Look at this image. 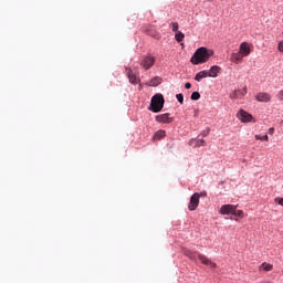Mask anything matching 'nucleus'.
Wrapping results in <instances>:
<instances>
[{"instance_id": "31", "label": "nucleus", "mask_w": 283, "mask_h": 283, "mask_svg": "<svg viewBox=\"0 0 283 283\" xmlns=\"http://www.w3.org/2000/svg\"><path fill=\"white\" fill-rule=\"evenodd\" d=\"M185 87H186V90H191V83H189V82L186 83V84H185Z\"/></svg>"}, {"instance_id": "8", "label": "nucleus", "mask_w": 283, "mask_h": 283, "mask_svg": "<svg viewBox=\"0 0 283 283\" xmlns=\"http://www.w3.org/2000/svg\"><path fill=\"white\" fill-rule=\"evenodd\" d=\"M126 74L128 76L129 83H132L133 85L140 83L138 75H136V73H134V71H132V69H126Z\"/></svg>"}, {"instance_id": "22", "label": "nucleus", "mask_w": 283, "mask_h": 283, "mask_svg": "<svg viewBox=\"0 0 283 283\" xmlns=\"http://www.w3.org/2000/svg\"><path fill=\"white\" fill-rule=\"evenodd\" d=\"M191 101H200V93L199 92H193L191 94Z\"/></svg>"}, {"instance_id": "35", "label": "nucleus", "mask_w": 283, "mask_h": 283, "mask_svg": "<svg viewBox=\"0 0 283 283\" xmlns=\"http://www.w3.org/2000/svg\"><path fill=\"white\" fill-rule=\"evenodd\" d=\"M208 1L212 2L213 0H208Z\"/></svg>"}, {"instance_id": "7", "label": "nucleus", "mask_w": 283, "mask_h": 283, "mask_svg": "<svg viewBox=\"0 0 283 283\" xmlns=\"http://www.w3.org/2000/svg\"><path fill=\"white\" fill-rule=\"evenodd\" d=\"M157 123H164L169 125V123H174V117H169V113H165L156 116Z\"/></svg>"}, {"instance_id": "3", "label": "nucleus", "mask_w": 283, "mask_h": 283, "mask_svg": "<svg viewBox=\"0 0 283 283\" xmlns=\"http://www.w3.org/2000/svg\"><path fill=\"white\" fill-rule=\"evenodd\" d=\"M164 107H165V97L163 96V94L154 95L150 101V106H149L150 112L158 114V112H163Z\"/></svg>"}, {"instance_id": "25", "label": "nucleus", "mask_w": 283, "mask_h": 283, "mask_svg": "<svg viewBox=\"0 0 283 283\" xmlns=\"http://www.w3.org/2000/svg\"><path fill=\"white\" fill-rule=\"evenodd\" d=\"M171 25H172V32H178V22H172L171 23Z\"/></svg>"}, {"instance_id": "18", "label": "nucleus", "mask_w": 283, "mask_h": 283, "mask_svg": "<svg viewBox=\"0 0 283 283\" xmlns=\"http://www.w3.org/2000/svg\"><path fill=\"white\" fill-rule=\"evenodd\" d=\"M165 136H167V133L165 130L160 129V130L155 133L154 139L155 140H163V138H165Z\"/></svg>"}, {"instance_id": "11", "label": "nucleus", "mask_w": 283, "mask_h": 283, "mask_svg": "<svg viewBox=\"0 0 283 283\" xmlns=\"http://www.w3.org/2000/svg\"><path fill=\"white\" fill-rule=\"evenodd\" d=\"M234 209H235V206L233 205H223L220 208L219 212L221 213V216H229V213L233 214Z\"/></svg>"}, {"instance_id": "30", "label": "nucleus", "mask_w": 283, "mask_h": 283, "mask_svg": "<svg viewBox=\"0 0 283 283\" xmlns=\"http://www.w3.org/2000/svg\"><path fill=\"white\" fill-rule=\"evenodd\" d=\"M201 136H209V129L202 130V132H201Z\"/></svg>"}, {"instance_id": "1", "label": "nucleus", "mask_w": 283, "mask_h": 283, "mask_svg": "<svg viewBox=\"0 0 283 283\" xmlns=\"http://www.w3.org/2000/svg\"><path fill=\"white\" fill-rule=\"evenodd\" d=\"M213 55V50H208L205 46H201L196 50L192 57L190 59V62L192 65H200L202 63H207L209 59Z\"/></svg>"}, {"instance_id": "5", "label": "nucleus", "mask_w": 283, "mask_h": 283, "mask_svg": "<svg viewBox=\"0 0 283 283\" xmlns=\"http://www.w3.org/2000/svg\"><path fill=\"white\" fill-rule=\"evenodd\" d=\"M198 205H200V193L195 192L190 197V201H189V205H188L189 211H196V209H198Z\"/></svg>"}, {"instance_id": "21", "label": "nucleus", "mask_w": 283, "mask_h": 283, "mask_svg": "<svg viewBox=\"0 0 283 283\" xmlns=\"http://www.w3.org/2000/svg\"><path fill=\"white\" fill-rule=\"evenodd\" d=\"M238 207L234 206V210L232 211V216H235V218H244V212L242 210H237Z\"/></svg>"}, {"instance_id": "20", "label": "nucleus", "mask_w": 283, "mask_h": 283, "mask_svg": "<svg viewBox=\"0 0 283 283\" xmlns=\"http://www.w3.org/2000/svg\"><path fill=\"white\" fill-rule=\"evenodd\" d=\"M175 39L177 43H182V41L185 40V33H182L181 31H177L175 34Z\"/></svg>"}, {"instance_id": "14", "label": "nucleus", "mask_w": 283, "mask_h": 283, "mask_svg": "<svg viewBox=\"0 0 283 283\" xmlns=\"http://www.w3.org/2000/svg\"><path fill=\"white\" fill-rule=\"evenodd\" d=\"M244 56L240 53V52H237V53H232L231 54V61L232 63H242V59Z\"/></svg>"}, {"instance_id": "34", "label": "nucleus", "mask_w": 283, "mask_h": 283, "mask_svg": "<svg viewBox=\"0 0 283 283\" xmlns=\"http://www.w3.org/2000/svg\"><path fill=\"white\" fill-rule=\"evenodd\" d=\"M275 132V128H270V133L273 134Z\"/></svg>"}, {"instance_id": "15", "label": "nucleus", "mask_w": 283, "mask_h": 283, "mask_svg": "<svg viewBox=\"0 0 283 283\" xmlns=\"http://www.w3.org/2000/svg\"><path fill=\"white\" fill-rule=\"evenodd\" d=\"M207 76H209V72L208 71H201V72L196 74L195 81L200 83L202 81V78H207Z\"/></svg>"}, {"instance_id": "32", "label": "nucleus", "mask_w": 283, "mask_h": 283, "mask_svg": "<svg viewBox=\"0 0 283 283\" xmlns=\"http://www.w3.org/2000/svg\"><path fill=\"white\" fill-rule=\"evenodd\" d=\"M241 94H242V96H245V94H247V87H243V90L241 91Z\"/></svg>"}, {"instance_id": "27", "label": "nucleus", "mask_w": 283, "mask_h": 283, "mask_svg": "<svg viewBox=\"0 0 283 283\" xmlns=\"http://www.w3.org/2000/svg\"><path fill=\"white\" fill-rule=\"evenodd\" d=\"M279 52H283V41H281L277 45Z\"/></svg>"}, {"instance_id": "28", "label": "nucleus", "mask_w": 283, "mask_h": 283, "mask_svg": "<svg viewBox=\"0 0 283 283\" xmlns=\"http://www.w3.org/2000/svg\"><path fill=\"white\" fill-rule=\"evenodd\" d=\"M238 92H239V91H235L234 93H232V94L230 95V98H233V99L238 98Z\"/></svg>"}, {"instance_id": "24", "label": "nucleus", "mask_w": 283, "mask_h": 283, "mask_svg": "<svg viewBox=\"0 0 283 283\" xmlns=\"http://www.w3.org/2000/svg\"><path fill=\"white\" fill-rule=\"evenodd\" d=\"M255 140H269V135H255Z\"/></svg>"}, {"instance_id": "23", "label": "nucleus", "mask_w": 283, "mask_h": 283, "mask_svg": "<svg viewBox=\"0 0 283 283\" xmlns=\"http://www.w3.org/2000/svg\"><path fill=\"white\" fill-rule=\"evenodd\" d=\"M176 98L180 103V105H182V103H185V96L182 95V93L177 94Z\"/></svg>"}, {"instance_id": "19", "label": "nucleus", "mask_w": 283, "mask_h": 283, "mask_svg": "<svg viewBox=\"0 0 283 283\" xmlns=\"http://www.w3.org/2000/svg\"><path fill=\"white\" fill-rule=\"evenodd\" d=\"M272 269H273V264L266 263V262H263V263L259 266V271H271Z\"/></svg>"}, {"instance_id": "16", "label": "nucleus", "mask_w": 283, "mask_h": 283, "mask_svg": "<svg viewBox=\"0 0 283 283\" xmlns=\"http://www.w3.org/2000/svg\"><path fill=\"white\" fill-rule=\"evenodd\" d=\"M148 28L149 29H146L148 36H153V39H160V33L156 32V30L151 29V27Z\"/></svg>"}, {"instance_id": "10", "label": "nucleus", "mask_w": 283, "mask_h": 283, "mask_svg": "<svg viewBox=\"0 0 283 283\" xmlns=\"http://www.w3.org/2000/svg\"><path fill=\"white\" fill-rule=\"evenodd\" d=\"M239 52L243 55V56H249V54H251V45L248 42H242L240 44V49Z\"/></svg>"}, {"instance_id": "6", "label": "nucleus", "mask_w": 283, "mask_h": 283, "mask_svg": "<svg viewBox=\"0 0 283 283\" xmlns=\"http://www.w3.org/2000/svg\"><path fill=\"white\" fill-rule=\"evenodd\" d=\"M237 117L241 123H251L253 120V115H251L249 112L241 109L238 114Z\"/></svg>"}, {"instance_id": "12", "label": "nucleus", "mask_w": 283, "mask_h": 283, "mask_svg": "<svg viewBox=\"0 0 283 283\" xmlns=\"http://www.w3.org/2000/svg\"><path fill=\"white\" fill-rule=\"evenodd\" d=\"M220 72H222V69L218 65H213L210 67L208 76H210V78H216Z\"/></svg>"}, {"instance_id": "29", "label": "nucleus", "mask_w": 283, "mask_h": 283, "mask_svg": "<svg viewBox=\"0 0 283 283\" xmlns=\"http://www.w3.org/2000/svg\"><path fill=\"white\" fill-rule=\"evenodd\" d=\"M279 101H283V91H280L277 94Z\"/></svg>"}, {"instance_id": "26", "label": "nucleus", "mask_w": 283, "mask_h": 283, "mask_svg": "<svg viewBox=\"0 0 283 283\" xmlns=\"http://www.w3.org/2000/svg\"><path fill=\"white\" fill-rule=\"evenodd\" d=\"M275 202L276 205H280L281 207H283V198H276Z\"/></svg>"}, {"instance_id": "9", "label": "nucleus", "mask_w": 283, "mask_h": 283, "mask_svg": "<svg viewBox=\"0 0 283 283\" xmlns=\"http://www.w3.org/2000/svg\"><path fill=\"white\" fill-rule=\"evenodd\" d=\"M255 101L259 103H269L271 101V94L260 92L255 95Z\"/></svg>"}, {"instance_id": "17", "label": "nucleus", "mask_w": 283, "mask_h": 283, "mask_svg": "<svg viewBox=\"0 0 283 283\" xmlns=\"http://www.w3.org/2000/svg\"><path fill=\"white\" fill-rule=\"evenodd\" d=\"M160 83H163V78L155 76L150 82H149V86L150 87H158V85H160Z\"/></svg>"}, {"instance_id": "2", "label": "nucleus", "mask_w": 283, "mask_h": 283, "mask_svg": "<svg viewBox=\"0 0 283 283\" xmlns=\"http://www.w3.org/2000/svg\"><path fill=\"white\" fill-rule=\"evenodd\" d=\"M184 255H186V258H189V260H196L198 258V260H200L202 264H206V266H210V269H216L217 266V264L211 260H209V258L198 252H191V250H185Z\"/></svg>"}, {"instance_id": "13", "label": "nucleus", "mask_w": 283, "mask_h": 283, "mask_svg": "<svg viewBox=\"0 0 283 283\" xmlns=\"http://www.w3.org/2000/svg\"><path fill=\"white\" fill-rule=\"evenodd\" d=\"M189 145L190 147H205L207 142H205V139H191Z\"/></svg>"}, {"instance_id": "4", "label": "nucleus", "mask_w": 283, "mask_h": 283, "mask_svg": "<svg viewBox=\"0 0 283 283\" xmlns=\"http://www.w3.org/2000/svg\"><path fill=\"white\" fill-rule=\"evenodd\" d=\"M156 63V57L151 55H146L142 59L140 65L145 70H151L154 67V64Z\"/></svg>"}, {"instance_id": "33", "label": "nucleus", "mask_w": 283, "mask_h": 283, "mask_svg": "<svg viewBox=\"0 0 283 283\" xmlns=\"http://www.w3.org/2000/svg\"><path fill=\"white\" fill-rule=\"evenodd\" d=\"M205 196H207V192H201V193H199V198H200V197H205Z\"/></svg>"}]
</instances>
